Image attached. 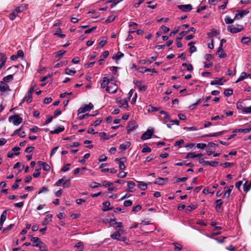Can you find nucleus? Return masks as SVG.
Wrapping results in <instances>:
<instances>
[{
    "instance_id": "nucleus-1",
    "label": "nucleus",
    "mask_w": 251,
    "mask_h": 251,
    "mask_svg": "<svg viewBox=\"0 0 251 251\" xmlns=\"http://www.w3.org/2000/svg\"><path fill=\"white\" fill-rule=\"evenodd\" d=\"M23 118L18 114L11 116L8 118V121L12 122L14 126H18L23 122Z\"/></svg>"
},
{
    "instance_id": "nucleus-2",
    "label": "nucleus",
    "mask_w": 251,
    "mask_h": 251,
    "mask_svg": "<svg viewBox=\"0 0 251 251\" xmlns=\"http://www.w3.org/2000/svg\"><path fill=\"white\" fill-rule=\"evenodd\" d=\"M227 31L232 34L238 33L244 29V27L242 25H237V27H234V25H228L227 28Z\"/></svg>"
},
{
    "instance_id": "nucleus-3",
    "label": "nucleus",
    "mask_w": 251,
    "mask_h": 251,
    "mask_svg": "<svg viewBox=\"0 0 251 251\" xmlns=\"http://www.w3.org/2000/svg\"><path fill=\"white\" fill-rule=\"evenodd\" d=\"M110 80L107 77H104L100 82V86L102 88H106V91L108 93L110 92L111 86H108Z\"/></svg>"
},
{
    "instance_id": "nucleus-4",
    "label": "nucleus",
    "mask_w": 251,
    "mask_h": 251,
    "mask_svg": "<svg viewBox=\"0 0 251 251\" xmlns=\"http://www.w3.org/2000/svg\"><path fill=\"white\" fill-rule=\"evenodd\" d=\"M94 106L91 103H89L88 104H85L83 107H80L78 111V115L80 113H84L86 111H89L93 109Z\"/></svg>"
},
{
    "instance_id": "nucleus-5",
    "label": "nucleus",
    "mask_w": 251,
    "mask_h": 251,
    "mask_svg": "<svg viewBox=\"0 0 251 251\" xmlns=\"http://www.w3.org/2000/svg\"><path fill=\"white\" fill-rule=\"evenodd\" d=\"M236 14L234 17L235 20H239L242 18L244 16L247 15L249 13L248 10H237L236 11Z\"/></svg>"
},
{
    "instance_id": "nucleus-6",
    "label": "nucleus",
    "mask_w": 251,
    "mask_h": 251,
    "mask_svg": "<svg viewBox=\"0 0 251 251\" xmlns=\"http://www.w3.org/2000/svg\"><path fill=\"white\" fill-rule=\"evenodd\" d=\"M137 127L138 125L134 120L130 121L127 126V134H129L131 131L136 129L137 128Z\"/></svg>"
},
{
    "instance_id": "nucleus-7",
    "label": "nucleus",
    "mask_w": 251,
    "mask_h": 251,
    "mask_svg": "<svg viewBox=\"0 0 251 251\" xmlns=\"http://www.w3.org/2000/svg\"><path fill=\"white\" fill-rule=\"evenodd\" d=\"M153 132V129H148L142 135L141 139L143 140L150 139L152 137Z\"/></svg>"
},
{
    "instance_id": "nucleus-8",
    "label": "nucleus",
    "mask_w": 251,
    "mask_h": 251,
    "mask_svg": "<svg viewBox=\"0 0 251 251\" xmlns=\"http://www.w3.org/2000/svg\"><path fill=\"white\" fill-rule=\"evenodd\" d=\"M199 163L203 165H209L212 167H216L218 164L219 162L216 161H205L203 158H201L199 160Z\"/></svg>"
},
{
    "instance_id": "nucleus-9",
    "label": "nucleus",
    "mask_w": 251,
    "mask_h": 251,
    "mask_svg": "<svg viewBox=\"0 0 251 251\" xmlns=\"http://www.w3.org/2000/svg\"><path fill=\"white\" fill-rule=\"evenodd\" d=\"M108 223L110 224V226L114 227H123V223L122 222H117L116 219H110L109 220L107 219Z\"/></svg>"
},
{
    "instance_id": "nucleus-10",
    "label": "nucleus",
    "mask_w": 251,
    "mask_h": 251,
    "mask_svg": "<svg viewBox=\"0 0 251 251\" xmlns=\"http://www.w3.org/2000/svg\"><path fill=\"white\" fill-rule=\"evenodd\" d=\"M177 8L184 12H188L193 9L192 6L190 4L178 5Z\"/></svg>"
},
{
    "instance_id": "nucleus-11",
    "label": "nucleus",
    "mask_w": 251,
    "mask_h": 251,
    "mask_svg": "<svg viewBox=\"0 0 251 251\" xmlns=\"http://www.w3.org/2000/svg\"><path fill=\"white\" fill-rule=\"evenodd\" d=\"M31 241L33 243L32 246L36 247H39L40 245H43L44 243L37 237H32Z\"/></svg>"
},
{
    "instance_id": "nucleus-12",
    "label": "nucleus",
    "mask_w": 251,
    "mask_h": 251,
    "mask_svg": "<svg viewBox=\"0 0 251 251\" xmlns=\"http://www.w3.org/2000/svg\"><path fill=\"white\" fill-rule=\"evenodd\" d=\"M126 158L122 157L120 158H116L115 161L118 162L119 169L121 170H123L125 169L126 166L124 164V162L126 161Z\"/></svg>"
},
{
    "instance_id": "nucleus-13",
    "label": "nucleus",
    "mask_w": 251,
    "mask_h": 251,
    "mask_svg": "<svg viewBox=\"0 0 251 251\" xmlns=\"http://www.w3.org/2000/svg\"><path fill=\"white\" fill-rule=\"evenodd\" d=\"M226 132V130H223L218 132L210 133L207 134H204L201 136V137H217L218 136L222 135Z\"/></svg>"
},
{
    "instance_id": "nucleus-14",
    "label": "nucleus",
    "mask_w": 251,
    "mask_h": 251,
    "mask_svg": "<svg viewBox=\"0 0 251 251\" xmlns=\"http://www.w3.org/2000/svg\"><path fill=\"white\" fill-rule=\"evenodd\" d=\"M133 83L139 88V90L141 91H145L147 88V86L146 85L141 84V82L140 81L134 80Z\"/></svg>"
},
{
    "instance_id": "nucleus-15",
    "label": "nucleus",
    "mask_w": 251,
    "mask_h": 251,
    "mask_svg": "<svg viewBox=\"0 0 251 251\" xmlns=\"http://www.w3.org/2000/svg\"><path fill=\"white\" fill-rule=\"evenodd\" d=\"M7 57L4 53L0 52V70L4 66Z\"/></svg>"
},
{
    "instance_id": "nucleus-16",
    "label": "nucleus",
    "mask_w": 251,
    "mask_h": 251,
    "mask_svg": "<svg viewBox=\"0 0 251 251\" xmlns=\"http://www.w3.org/2000/svg\"><path fill=\"white\" fill-rule=\"evenodd\" d=\"M9 86L3 81H0V91L2 92H5L10 91Z\"/></svg>"
},
{
    "instance_id": "nucleus-17",
    "label": "nucleus",
    "mask_w": 251,
    "mask_h": 251,
    "mask_svg": "<svg viewBox=\"0 0 251 251\" xmlns=\"http://www.w3.org/2000/svg\"><path fill=\"white\" fill-rule=\"evenodd\" d=\"M222 79H224V77H222L221 78H218V77H215L214 80L211 81L210 84L211 85H223L224 84V82H222Z\"/></svg>"
},
{
    "instance_id": "nucleus-18",
    "label": "nucleus",
    "mask_w": 251,
    "mask_h": 251,
    "mask_svg": "<svg viewBox=\"0 0 251 251\" xmlns=\"http://www.w3.org/2000/svg\"><path fill=\"white\" fill-rule=\"evenodd\" d=\"M233 189V185H231L229 187H225L224 188V189H226V192L224 193L223 197L228 198L229 197L231 192L232 191Z\"/></svg>"
},
{
    "instance_id": "nucleus-19",
    "label": "nucleus",
    "mask_w": 251,
    "mask_h": 251,
    "mask_svg": "<svg viewBox=\"0 0 251 251\" xmlns=\"http://www.w3.org/2000/svg\"><path fill=\"white\" fill-rule=\"evenodd\" d=\"M168 178L158 177L155 179L153 183L158 185H163L165 182L168 181Z\"/></svg>"
},
{
    "instance_id": "nucleus-20",
    "label": "nucleus",
    "mask_w": 251,
    "mask_h": 251,
    "mask_svg": "<svg viewBox=\"0 0 251 251\" xmlns=\"http://www.w3.org/2000/svg\"><path fill=\"white\" fill-rule=\"evenodd\" d=\"M135 186V183L134 182L132 181H127V191L132 193L134 192L135 191V189L134 188Z\"/></svg>"
},
{
    "instance_id": "nucleus-21",
    "label": "nucleus",
    "mask_w": 251,
    "mask_h": 251,
    "mask_svg": "<svg viewBox=\"0 0 251 251\" xmlns=\"http://www.w3.org/2000/svg\"><path fill=\"white\" fill-rule=\"evenodd\" d=\"M122 231H123V230L120 229L118 231L113 232V233L110 235L111 238L113 239L118 240V239L121 237V232Z\"/></svg>"
},
{
    "instance_id": "nucleus-22",
    "label": "nucleus",
    "mask_w": 251,
    "mask_h": 251,
    "mask_svg": "<svg viewBox=\"0 0 251 251\" xmlns=\"http://www.w3.org/2000/svg\"><path fill=\"white\" fill-rule=\"evenodd\" d=\"M102 204L104 207L102 209V210L103 211H109V210L113 209V206L109 207V206L110 205V202L109 201H106L103 202Z\"/></svg>"
},
{
    "instance_id": "nucleus-23",
    "label": "nucleus",
    "mask_w": 251,
    "mask_h": 251,
    "mask_svg": "<svg viewBox=\"0 0 251 251\" xmlns=\"http://www.w3.org/2000/svg\"><path fill=\"white\" fill-rule=\"evenodd\" d=\"M99 135L101 137L100 140H101L102 138H103L105 140H108L110 138L114 137L115 135V134L109 135H107L105 132H101L99 133Z\"/></svg>"
},
{
    "instance_id": "nucleus-24",
    "label": "nucleus",
    "mask_w": 251,
    "mask_h": 251,
    "mask_svg": "<svg viewBox=\"0 0 251 251\" xmlns=\"http://www.w3.org/2000/svg\"><path fill=\"white\" fill-rule=\"evenodd\" d=\"M217 54L220 58H224L226 57V54L224 52L223 49L220 50V48H218L217 51Z\"/></svg>"
},
{
    "instance_id": "nucleus-25",
    "label": "nucleus",
    "mask_w": 251,
    "mask_h": 251,
    "mask_svg": "<svg viewBox=\"0 0 251 251\" xmlns=\"http://www.w3.org/2000/svg\"><path fill=\"white\" fill-rule=\"evenodd\" d=\"M64 129L65 128L63 126H60L58 128H56L54 130H51L50 131V133L52 134H58L61 132H63L64 130Z\"/></svg>"
},
{
    "instance_id": "nucleus-26",
    "label": "nucleus",
    "mask_w": 251,
    "mask_h": 251,
    "mask_svg": "<svg viewBox=\"0 0 251 251\" xmlns=\"http://www.w3.org/2000/svg\"><path fill=\"white\" fill-rule=\"evenodd\" d=\"M117 102L120 104V107H122L124 108H126L128 106L127 101L126 99H122L120 100L119 101Z\"/></svg>"
},
{
    "instance_id": "nucleus-27",
    "label": "nucleus",
    "mask_w": 251,
    "mask_h": 251,
    "mask_svg": "<svg viewBox=\"0 0 251 251\" xmlns=\"http://www.w3.org/2000/svg\"><path fill=\"white\" fill-rule=\"evenodd\" d=\"M195 44L194 42H190L188 43V45L190 46L189 51L192 53L197 51V48L193 45Z\"/></svg>"
},
{
    "instance_id": "nucleus-28",
    "label": "nucleus",
    "mask_w": 251,
    "mask_h": 251,
    "mask_svg": "<svg viewBox=\"0 0 251 251\" xmlns=\"http://www.w3.org/2000/svg\"><path fill=\"white\" fill-rule=\"evenodd\" d=\"M198 207L197 205L191 204L188 206L185 210V213L189 214L192 210L196 209Z\"/></svg>"
},
{
    "instance_id": "nucleus-29",
    "label": "nucleus",
    "mask_w": 251,
    "mask_h": 251,
    "mask_svg": "<svg viewBox=\"0 0 251 251\" xmlns=\"http://www.w3.org/2000/svg\"><path fill=\"white\" fill-rule=\"evenodd\" d=\"M7 215V212L6 210H4L2 213L0 218V223L3 225V223L6 219V216Z\"/></svg>"
},
{
    "instance_id": "nucleus-30",
    "label": "nucleus",
    "mask_w": 251,
    "mask_h": 251,
    "mask_svg": "<svg viewBox=\"0 0 251 251\" xmlns=\"http://www.w3.org/2000/svg\"><path fill=\"white\" fill-rule=\"evenodd\" d=\"M130 146V143L129 142H126L125 143H123L120 145V149L122 151H125Z\"/></svg>"
},
{
    "instance_id": "nucleus-31",
    "label": "nucleus",
    "mask_w": 251,
    "mask_h": 251,
    "mask_svg": "<svg viewBox=\"0 0 251 251\" xmlns=\"http://www.w3.org/2000/svg\"><path fill=\"white\" fill-rule=\"evenodd\" d=\"M139 183L138 187L141 190L144 191L147 189V184L143 181H137Z\"/></svg>"
},
{
    "instance_id": "nucleus-32",
    "label": "nucleus",
    "mask_w": 251,
    "mask_h": 251,
    "mask_svg": "<svg viewBox=\"0 0 251 251\" xmlns=\"http://www.w3.org/2000/svg\"><path fill=\"white\" fill-rule=\"evenodd\" d=\"M247 76H248V74L245 72H242L240 77L236 80L235 83H238L240 81L243 80Z\"/></svg>"
},
{
    "instance_id": "nucleus-33",
    "label": "nucleus",
    "mask_w": 251,
    "mask_h": 251,
    "mask_svg": "<svg viewBox=\"0 0 251 251\" xmlns=\"http://www.w3.org/2000/svg\"><path fill=\"white\" fill-rule=\"evenodd\" d=\"M13 75H9L3 78V82L8 83L13 79Z\"/></svg>"
},
{
    "instance_id": "nucleus-34",
    "label": "nucleus",
    "mask_w": 251,
    "mask_h": 251,
    "mask_svg": "<svg viewBox=\"0 0 251 251\" xmlns=\"http://www.w3.org/2000/svg\"><path fill=\"white\" fill-rule=\"evenodd\" d=\"M55 35H57L61 38H64L66 37L65 34L61 33V30L60 28H58L54 34Z\"/></svg>"
},
{
    "instance_id": "nucleus-35",
    "label": "nucleus",
    "mask_w": 251,
    "mask_h": 251,
    "mask_svg": "<svg viewBox=\"0 0 251 251\" xmlns=\"http://www.w3.org/2000/svg\"><path fill=\"white\" fill-rule=\"evenodd\" d=\"M124 56V54L121 51H118L115 56L112 57L113 59L119 60Z\"/></svg>"
},
{
    "instance_id": "nucleus-36",
    "label": "nucleus",
    "mask_w": 251,
    "mask_h": 251,
    "mask_svg": "<svg viewBox=\"0 0 251 251\" xmlns=\"http://www.w3.org/2000/svg\"><path fill=\"white\" fill-rule=\"evenodd\" d=\"M237 132H243L244 133H248L250 132V128H244V129L240 128V129H236L233 131V132H234V133Z\"/></svg>"
},
{
    "instance_id": "nucleus-37",
    "label": "nucleus",
    "mask_w": 251,
    "mask_h": 251,
    "mask_svg": "<svg viewBox=\"0 0 251 251\" xmlns=\"http://www.w3.org/2000/svg\"><path fill=\"white\" fill-rule=\"evenodd\" d=\"M241 42L244 44L249 45V43L251 42V39L250 37H243L242 38Z\"/></svg>"
},
{
    "instance_id": "nucleus-38",
    "label": "nucleus",
    "mask_w": 251,
    "mask_h": 251,
    "mask_svg": "<svg viewBox=\"0 0 251 251\" xmlns=\"http://www.w3.org/2000/svg\"><path fill=\"white\" fill-rule=\"evenodd\" d=\"M32 93H29L28 92L27 93L26 95L25 96V98H26V101L27 103H30L32 100Z\"/></svg>"
},
{
    "instance_id": "nucleus-39",
    "label": "nucleus",
    "mask_w": 251,
    "mask_h": 251,
    "mask_svg": "<svg viewBox=\"0 0 251 251\" xmlns=\"http://www.w3.org/2000/svg\"><path fill=\"white\" fill-rule=\"evenodd\" d=\"M225 96L229 97L233 94V90L232 89H226L224 91Z\"/></svg>"
},
{
    "instance_id": "nucleus-40",
    "label": "nucleus",
    "mask_w": 251,
    "mask_h": 251,
    "mask_svg": "<svg viewBox=\"0 0 251 251\" xmlns=\"http://www.w3.org/2000/svg\"><path fill=\"white\" fill-rule=\"evenodd\" d=\"M219 33L218 32V31L216 29H212V30L210 32H209L207 33V35L209 37H213V36H216Z\"/></svg>"
},
{
    "instance_id": "nucleus-41",
    "label": "nucleus",
    "mask_w": 251,
    "mask_h": 251,
    "mask_svg": "<svg viewBox=\"0 0 251 251\" xmlns=\"http://www.w3.org/2000/svg\"><path fill=\"white\" fill-rule=\"evenodd\" d=\"M187 33H188V31H183L180 32L177 36L176 40H180L182 37L185 36Z\"/></svg>"
},
{
    "instance_id": "nucleus-42",
    "label": "nucleus",
    "mask_w": 251,
    "mask_h": 251,
    "mask_svg": "<svg viewBox=\"0 0 251 251\" xmlns=\"http://www.w3.org/2000/svg\"><path fill=\"white\" fill-rule=\"evenodd\" d=\"M101 186V185L100 183H99L96 182H92L89 184V186L92 188H96Z\"/></svg>"
},
{
    "instance_id": "nucleus-43",
    "label": "nucleus",
    "mask_w": 251,
    "mask_h": 251,
    "mask_svg": "<svg viewBox=\"0 0 251 251\" xmlns=\"http://www.w3.org/2000/svg\"><path fill=\"white\" fill-rule=\"evenodd\" d=\"M14 226V224H10V225L8 226L7 227L3 229L2 232L4 233H7L8 231L12 229Z\"/></svg>"
},
{
    "instance_id": "nucleus-44",
    "label": "nucleus",
    "mask_w": 251,
    "mask_h": 251,
    "mask_svg": "<svg viewBox=\"0 0 251 251\" xmlns=\"http://www.w3.org/2000/svg\"><path fill=\"white\" fill-rule=\"evenodd\" d=\"M52 217L51 214H48L46 216V217L45 218L43 222L42 225L43 226H46L48 224V219H51Z\"/></svg>"
},
{
    "instance_id": "nucleus-45",
    "label": "nucleus",
    "mask_w": 251,
    "mask_h": 251,
    "mask_svg": "<svg viewBox=\"0 0 251 251\" xmlns=\"http://www.w3.org/2000/svg\"><path fill=\"white\" fill-rule=\"evenodd\" d=\"M160 113L162 115H164V119L170 120V115L165 111L161 110L160 111Z\"/></svg>"
},
{
    "instance_id": "nucleus-46",
    "label": "nucleus",
    "mask_w": 251,
    "mask_h": 251,
    "mask_svg": "<svg viewBox=\"0 0 251 251\" xmlns=\"http://www.w3.org/2000/svg\"><path fill=\"white\" fill-rule=\"evenodd\" d=\"M173 245L175 246V251H180L182 249V246L177 243H174Z\"/></svg>"
},
{
    "instance_id": "nucleus-47",
    "label": "nucleus",
    "mask_w": 251,
    "mask_h": 251,
    "mask_svg": "<svg viewBox=\"0 0 251 251\" xmlns=\"http://www.w3.org/2000/svg\"><path fill=\"white\" fill-rule=\"evenodd\" d=\"M65 52H66V50H60L56 52V55L55 57L56 58H60L63 55V54Z\"/></svg>"
},
{
    "instance_id": "nucleus-48",
    "label": "nucleus",
    "mask_w": 251,
    "mask_h": 251,
    "mask_svg": "<svg viewBox=\"0 0 251 251\" xmlns=\"http://www.w3.org/2000/svg\"><path fill=\"white\" fill-rule=\"evenodd\" d=\"M234 18L231 19L229 16H226L225 19V21L226 24H231L234 22Z\"/></svg>"
},
{
    "instance_id": "nucleus-49",
    "label": "nucleus",
    "mask_w": 251,
    "mask_h": 251,
    "mask_svg": "<svg viewBox=\"0 0 251 251\" xmlns=\"http://www.w3.org/2000/svg\"><path fill=\"white\" fill-rule=\"evenodd\" d=\"M75 247H76L80 250L84 249V245L82 242L79 241L75 245Z\"/></svg>"
},
{
    "instance_id": "nucleus-50",
    "label": "nucleus",
    "mask_w": 251,
    "mask_h": 251,
    "mask_svg": "<svg viewBox=\"0 0 251 251\" xmlns=\"http://www.w3.org/2000/svg\"><path fill=\"white\" fill-rule=\"evenodd\" d=\"M151 149L148 147L147 146L144 145L143 148L142 149V152L143 153L145 152H151Z\"/></svg>"
},
{
    "instance_id": "nucleus-51",
    "label": "nucleus",
    "mask_w": 251,
    "mask_h": 251,
    "mask_svg": "<svg viewBox=\"0 0 251 251\" xmlns=\"http://www.w3.org/2000/svg\"><path fill=\"white\" fill-rule=\"evenodd\" d=\"M80 145V144L78 142H74L73 143L71 144H66L67 148H72V147H76Z\"/></svg>"
},
{
    "instance_id": "nucleus-52",
    "label": "nucleus",
    "mask_w": 251,
    "mask_h": 251,
    "mask_svg": "<svg viewBox=\"0 0 251 251\" xmlns=\"http://www.w3.org/2000/svg\"><path fill=\"white\" fill-rule=\"evenodd\" d=\"M156 158V156L154 155V154H151L150 155L146 157L145 162H149L151 161V160H152Z\"/></svg>"
},
{
    "instance_id": "nucleus-53",
    "label": "nucleus",
    "mask_w": 251,
    "mask_h": 251,
    "mask_svg": "<svg viewBox=\"0 0 251 251\" xmlns=\"http://www.w3.org/2000/svg\"><path fill=\"white\" fill-rule=\"evenodd\" d=\"M236 108L238 110H241L243 112L244 111V108H245V107L243 105L242 102H238L236 103Z\"/></svg>"
},
{
    "instance_id": "nucleus-54",
    "label": "nucleus",
    "mask_w": 251,
    "mask_h": 251,
    "mask_svg": "<svg viewBox=\"0 0 251 251\" xmlns=\"http://www.w3.org/2000/svg\"><path fill=\"white\" fill-rule=\"evenodd\" d=\"M49 191V188L46 186H43L38 192V194H40L43 192H48Z\"/></svg>"
},
{
    "instance_id": "nucleus-55",
    "label": "nucleus",
    "mask_w": 251,
    "mask_h": 251,
    "mask_svg": "<svg viewBox=\"0 0 251 251\" xmlns=\"http://www.w3.org/2000/svg\"><path fill=\"white\" fill-rule=\"evenodd\" d=\"M65 73L67 75H71L72 74H75L76 73L75 70H72L69 68H66L65 70Z\"/></svg>"
},
{
    "instance_id": "nucleus-56",
    "label": "nucleus",
    "mask_w": 251,
    "mask_h": 251,
    "mask_svg": "<svg viewBox=\"0 0 251 251\" xmlns=\"http://www.w3.org/2000/svg\"><path fill=\"white\" fill-rule=\"evenodd\" d=\"M109 55V51L108 50L104 51L103 52L102 54L100 55V58L103 59L104 60L106 58L108 57Z\"/></svg>"
},
{
    "instance_id": "nucleus-57",
    "label": "nucleus",
    "mask_w": 251,
    "mask_h": 251,
    "mask_svg": "<svg viewBox=\"0 0 251 251\" xmlns=\"http://www.w3.org/2000/svg\"><path fill=\"white\" fill-rule=\"evenodd\" d=\"M40 170H41V168L35 169V172L33 174V176L34 177L37 178L40 176V174H41V173L40 172Z\"/></svg>"
},
{
    "instance_id": "nucleus-58",
    "label": "nucleus",
    "mask_w": 251,
    "mask_h": 251,
    "mask_svg": "<svg viewBox=\"0 0 251 251\" xmlns=\"http://www.w3.org/2000/svg\"><path fill=\"white\" fill-rule=\"evenodd\" d=\"M141 209H142L141 205H136L135 206H133L132 207V211L133 212H136L139 211Z\"/></svg>"
},
{
    "instance_id": "nucleus-59",
    "label": "nucleus",
    "mask_w": 251,
    "mask_h": 251,
    "mask_svg": "<svg viewBox=\"0 0 251 251\" xmlns=\"http://www.w3.org/2000/svg\"><path fill=\"white\" fill-rule=\"evenodd\" d=\"M20 149V148L19 147H15L12 149V151H14L15 155H18L20 154L19 151Z\"/></svg>"
},
{
    "instance_id": "nucleus-60",
    "label": "nucleus",
    "mask_w": 251,
    "mask_h": 251,
    "mask_svg": "<svg viewBox=\"0 0 251 251\" xmlns=\"http://www.w3.org/2000/svg\"><path fill=\"white\" fill-rule=\"evenodd\" d=\"M115 19V17L113 15L109 16L106 20V23H109L114 21Z\"/></svg>"
},
{
    "instance_id": "nucleus-61",
    "label": "nucleus",
    "mask_w": 251,
    "mask_h": 251,
    "mask_svg": "<svg viewBox=\"0 0 251 251\" xmlns=\"http://www.w3.org/2000/svg\"><path fill=\"white\" fill-rule=\"evenodd\" d=\"M71 185L70 179H67L63 183V187L64 188L69 187Z\"/></svg>"
},
{
    "instance_id": "nucleus-62",
    "label": "nucleus",
    "mask_w": 251,
    "mask_h": 251,
    "mask_svg": "<svg viewBox=\"0 0 251 251\" xmlns=\"http://www.w3.org/2000/svg\"><path fill=\"white\" fill-rule=\"evenodd\" d=\"M111 86V88H110V92L112 94H115L117 92V86L116 85V84H114L113 86Z\"/></svg>"
},
{
    "instance_id": "nucleus-63",
    "label": "nucleus",
    "mask_w": 251,
    "mask_h": 251,
    "mask_svg": "<svg viewBox=\"0 0 251 251\" xmlns=\"http://www.w3.org/2000/svg\"><path fill=\"white\" fill-rule=\"evenodd\" d=\"M102 121V120L101 119H98L94 122L92 126H97L101 124Z\"/></svg>"
},
{
    "instance_id": "nucleus-64",
    "label": "nucleus",
    "mask_w": 251,
    "mask_h": 251,
    "mask_svg": "<svg viewBox=\"0 0 251 251\" xmlns=\"http://www.w3.org/2000/svg\"><path fill=\"white\" fill-rule=\"evenodd\" d=\"M38 248L39 251H48L47 246L44 243H43V245H40Z\"/></svg>"
}]
</instances>
